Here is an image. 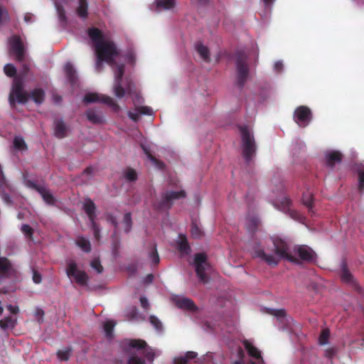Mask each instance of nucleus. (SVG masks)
Returning <instances> with one entry per match:
<instances>
[{
  "mask_svg": "<svg viewBox=\"0 0 364 364\" xmlns=\"http://www.w3.org/2000/svg\"><path fill=\"white\" fill-rule=\"evenodd\" d=\"M71 351V348H67L65 350H60L57 352V356L59 360L67 361L70 358Z\"/></svg>",
  "mask_w": 364,
  "mask_h": 364,
  "instance_id": "nucleus-40",
  "label": "nucleus"
},
{
  "mask_svg": "<svg viewBox=\"0 0 364 364\" xmlns=\"http://www.w3.org/2000/svg\"><path fill=\"white\" fill-rule=\"evenodd\" d=\"M124 89L125 90V93L127 92L129 95H132L134 92L136 91L135 88V85L132 80L127 81L125 88Z\"/></svg>",
  "mask_w": 364,
  "mask_h": 364,
  "instance_id": "nucleus-48",
  "label": "nucleus"
},
{
  "mask_svg": "<svg viewBox=\"0 0 364 364\" xmlns=\"http://www.w3.org/2000/svg\"><path fill=\"white\" fill-rule=\"evenodd\" d=\"M127 114H128V117L135 122H138L139 119V113L138 112H133L129 111Z\"/></svg>",
  "mask_w": 364,
  "mask_h": 364,
  "instance_id": "nucleus-58",
  "label": "nucleus"
},
{
  "mask_svg": "<svg viewBox=\"0 0 364 364\" xmlns=\"http://www.w3.org/2000/svg\"><path fill=\"white\" fill-rule=\"evenodd\" d=\"M142 354L149 362H153L155 358L154 350L147 345L146 347L143 349Z\"/></svg>",
  "mask_w": 364,
  "mask_h": 364,
  "instance_id": "nucleus-38",
  "label": "nucleus"
},
{
  "mask_svg": "<svg viewBox=\"0 0 364 364\" xmlns=\"http://www.w3.org/2000/svg\"><path fill=\"white\" fill-rule=\"evenodd\" d=\"M149 322L156 328V330L160 331L162 330L163 326L161 321L154 315L149 316Z\"/></svg>",
  "mask_w": 364,
  "mask_h": 364,
  "instance_id": "nucleus-44",
  "label": "nucleus"
},
{
  "mask_svg": "<svg viewBox=\"0 0 364 364\" xmlns=\"http://www.w3.org/2000/svg\"><path fill=\"white\" fill-rule=\"evenodd\" d=\"M83 101L87 104L100 102L110 106L115 112L120 110L119 105L112 97L107 95L88 93L85 95Z\"/></svg>",
  "mask_w": 364,
  "mask_h": 364,
  "instance_id": "nucleus-12",
  "label": "nucleus"
},
{
  "mask_svg": "<svg viewBox=\"0 0 364 364\" xmlns=\"http://www.w3.org/2000/svg\"><path fill=\"white\" fill-rule=\"evenodd\" d=\"M114 326H115V323L112 321H108L105 323L104 330L106 333L107 336H108V337L112 336Z\"/></svg>",
  "mask_w": 364,
  "mask_h": 364,
  "instance_id": "nucleus-46",
  "label": "nucleus"
},
{
  "mask_svg": "<svg viewBox=\"0 0 364 364\" xmlns=\"http://www.w3.org/2000/svg\"><path fill=\"white\" fill-rule=\"evenodd\" d=\"M77 15L82 19H85L88 16L87 0H78V6L76 8Z\"/></svg>",
  "mask_w": 364,
  "mask_h": 364,
  "instance_id": "nucleus-23",
  "label": "nucleus"
},
{
  "mask_svg": "<svg viewBox=\"0 0 364 364\" xmlns=\"http://www.w3.org/2000/svg\"><path fill=\"white\" fill-rule=\"evenodd\" d=\"M91 267L96 270L97 273H102L103 271V267L101 265L100 262L97 259H95L91 262Z\"/></svg>",
  "mask_w": 364,
  "mask_h": 364,
  "instance_id": "nucleus-52",
  "label": "nucleus"
},
{
  "mask_svg": "<svg viewBox=\"0 0 364 364\" xmlns=\"http://www.w3.org/2000/svg\"><path fill=\"white\" fill-rule=\"evenodd\" d=\"M342 158L343 156L340 151H331L326 154V164L330 167H333L335 164L341 162Z\"/></svg>",
  "mask_w": 364,
  "mask_h": 364,
  "instance_id": "nucleus-22",
  "label": "nucleus"
},
{
  "mask_svg": "<svg viewBox=\"0 0 364 364\" xmlns=\"http://www.w3.org/2000/svg\"><path fill=\"white\" fill-rule=\"evenodd\" d=\"M10 52L15 55L16 60L23 62L25 58V49L21 38L18 35L12 36L9 38Z\"/></svg>",
  "mask_w": 364,
  "mask_h": 364,
  "instance_id": "nucleus-14",
  "label": "nucleus"
},
{
  "mask_svg": "<svg viewBox=\"0 0 364 364\" xmlns=\"http://www.w3.org/2000/svg\"><path fill=\"white\" fill-rule=\"evenodd\" d=\"M125 59H126L127 63L134 65L135 64V61H136V55L133 51H129L125 55Z\"/></svg>",
  "mask_w": 364,
  "mask_h": 364,
  "instance_id": "nucleus-56",
  "label": "nucleus"
},
{
  "mask_svg": "<svg viewBox=\"0 0 364 364\" xmlns=\"http://www.w3.org/2000/svg\"><path fill=\"white\" fill-rule=\"evenodd\" d=\"M336 353V349L334 348H328L326 350V356L332 358Z\"/></svg>",
  "mask_w": 364,
  "mask_h": 364,
  "instance_id": "nucleus-61",
  "label": "nucleus"
},
{
  "mask_svg": "<svg viewBox=\"0 0 364 364\" xmlns=\"http://www.w3.org/2000/svg\"><path fill=\"white\" fill-rule=\"evenodd\" d=\"M196 49L200 57L206 62L210 61V53L208 47L205 46L201 43L196 45Z\"/></svg>",
  "mask_w": 364,
  "mask_h": 364,
  "instance_id": "nucleus-30",
  "label": "nucleus"
},
{
  "mask_svg": "<svg viewBox=\"0 0 364 364\" xmlns=\"http://www.w3.org/2000/svg\"><path fill=\"white\" fill-rule=\"evenodd\" d=\"M124 345L131 348L142 350L146 347V342L141 339H129L124 342Z\"/></svg>",
  "mask_w": 364,
  "mask_h": 364,
  "instance_id": "nucleus-27",
  "label": "nucleus"
},
{
  "mask_svg": "<svg viewBox=\"0 0 364 364\" xmlns=\"http://www.w3.org/2000/svg\"><path fill=\"white\" fill-rule=\"evenodd\" d=\"M127 364H146L144 359L136 356L132 355L129 357L127 361Z\"/></svg>",
  "mask_w": 364,
  "mask_h": 364,
  "instance_id": "nucleus-51",
  "label": "nucleus"
},
{
  "mask_svg": "<svg viewBox=\"0 0 364 364\" xmlns=\"http://www.w3.org/2000/svg\"><path fill=\"white\" fill-rule=\"evenodd\" d=\"M65 73L72 85H74L77 81L76 71L70 63H68L65 65Z\"/></svg>",
  "mask_w": 364,
  "mask_h": 364,
  "instance_id": "nucleus-28",
  "label": "nucleus"
},
{
  "mask_svg": "<svg viewBox=\"0 0 364 364\" xmlns=\"http://www.w3.org/2000/svg\"><path fill=\"white\" fill-rule=\"evenodd\" d=\"M29 70V65L27 63H23L20 73L16 77H22L23 80L28 75Z\"/></svg>",
  "mask_w": 364,
  "mask_h": 364,
  "instance_id": "nucleus-50",
  "label": "nucleus"
},
{
  "mask_svg": "<svg viewBox=\"0 0 364 364\" xmlns=\"http://www.w3.org/2000/svg\"><path fill=\"white\" fill-rule=\"evenodd\" d=\"M180 241L178 243V250L182 254L187 255L191 252V247L187 238L183 235H179Z\"/></svg>",
  "mask_w": 364,
  "mask_h": 364,
  "instance_id": "nucleus-26",
  "label": "nucleus"
},
{
  "mask_svg": "<svg viewBox=\"0 0 364 364\" xmlns=\"http://www.w3.org/2000/svg\"><path fill=\"white\" fill-rule=\"evenodd\" d=\"M274 254L267 253L260 247H255L253 252V257L259 258L269 266H277L281 259L289 262H296V259L292 257V247L289 243L279 237L272 238Z\"/></svg>",
  "mask_w": 364,
  "mask_h": 364,
  "instance_id": "nucleus-1",
  "label": "nucleus"
},
{
  "mask_svg": "<svg viewBox=\"0 0 364 364\" xmlns=\"http://www.w3.org/2000/svg\"><path fill=\"white\" fill-rule=\"evenodd\" d=\"M4 71L5 74L10 77H17L16 75V68L12 64H6L4 68Z\"/></svg>",
  "mask_w": 364,
  "mask_h": 364,
  "instance_id": "nucleus-42",
  "label": "nucleus"
},
{
  "mask_svg": "<svg viewBox=\"0 0 364 364\" xmlns=\"http://www.w3.org/2000/svg\"><path fill=\"white\" fill-rule=\"evenodd\" d=\"M96 206L92 200L88 199L84 204V210L87 215L90 221H92L95 220L96 214H95Z\"/></svg>",
  "mask_w": 364,
  "mask_h": 364,
  "instance_id": "nucleus-25",
  "label": "nucleus"
},
{
  "mask_svg": "<svg viewBox=\"0 0 364 364\" xmlns=\"http://www.w3.org/2000/svg\"><path fill=\"white\" fill-rule=\"evenodd\" d=\"M123 223L124 225V231L126 232H129L132 227V215L130 213H127L124 215L123 218Z\"/></svg>",
  "mask_w": 364,
  "mask_h": 364,
  "instance_id": "nucleus-39",
  "label": "nucleus"
},
{
  "mask_svg": "<svg viewBox=\"0 0 364 364\" xmlns=\"http://www.w3.org/2000/svg\"><path fill=\"white\" fill-rule=\"evenodd\" d=\"M358 189L360 192L364 191V171H358Z\"/></svg>",
  "mask_w": 364,
  "mask_h": 364,
  "instance_id": "nucleus-54",
  "label": "nucleus"
},
{
  "mask_svg": "<svg viewBox=\"0 0 364 364\" xmlns=\"http://www.w3.org/2000/svg\"><path fill=\"white\" fill-rule=\"evenodd\" d=\"M330 336V331L328 328L322 330L319 338L318 342L320 345H325L328 343Z\"/></svg>",
  "mask_w": 364,
  "mask_h": 364,
  "instance_id": "nucleus-43",
  "label": "nucleus"
},
{
  "mask_svg": "<svg viewBox=\"0 0 364 364\" xmlns=\"http://www.w3.org/2000/svg\"><path fill=\"white\" fill-rule=\"evenodd\" d=\"M312 119L311 109L304 105L299 106L294 112V120L300 127H306Z\"/></svg>",
  "mask_w": 364,
  "mask_h": 364,
  "instance_id": "nucleus-11",
  "label": "nucleus"
},
{
  "mask_svg": "<svg viewBox=\"0 0 364 364\" xmlns=\"http://www.w3.org/2000/svg\"><path fill=\"white\" fill-rule=\"evenodd\" d=\"M341 279H342L343 282H346V283L351 282V281L353 279V276L348 271L346 263H343L342 265Z\"/></svg>",
  "mask_w": 364,
  "mask_h": 364,
  "instance_id": "nucleus-36",
  "label": "nucleus"
},
{
  "mask_svg": "<svg viewBox=\"0 0 364 364\" xmlns=\"http://www.w3.org/2000/svg\"><path fill=\"white\" fill-rule=\"evenodd\" d=\"M292 257L296 259L291 263L301 264L303 262H312L316 257L315 252L309 246L304 245H297L292 247Z\"/></svg>",
  "mask_w": 364,
  "mask_h": 364,
  "instance_id": "nucleus-7",
  "label": "nucleus"
},
{
  "mask_svg": "<svg viewBox=\"0 0 364 364\" xmlns=\"http://www.w3.org/2000/svg\"><path fill=\"white\" fill-rule=\"evenodd\" d=\"M149 257L151 259L154 264H158L160 262L159 255L157 252L156 245H153L152 250L149 253Z\"/></svg>",
  "mask_w": 364,
  "mask_h": 364,
  "instance_id": "nucleus-41",
  "label": "nucleus"
},
{
  "mask_svg": "<svg viewBox=\"0 0 364 364\" xmlns=\"http://www.w3.org/2000/svg\"><path fill=\"white\" fill-rule=\"evenodd\" d=\"M302 203L304 205H306L309 210L311 211L313 208V196L309 192H306L303 193L302 196Z\"/></svg>",
  "mask_w": 364,
  "mask_h": 364,
  "instance_id": "nucleus-35",
  "label": "nucleus"
},
{
  "mask_svg": "<svg viewBox=\"0 0 364 364\" xmlns=\"http://www.w3.org/2000/svg\"><path fill=\"white\" fill-rule=\"evenodd\" d=\"M186 196L185 191H169L166 190L161 193V200L154 203V210L164 211L169 210L174 200L184 198Z\"/></svg>",
  "mask_w": 364,
  "mask_h": 364,
  "instance_id": "nucleus-4",
  "label": "nucleus"
},
{
  "mask_svg": "<svg viewBox=\"0 0 364 364\" xmlns=\"http://www.w3.org/2000/svg\"><path fill=\"white\" fill-rule=\"evenodd\" d=\"M141 147L144 150V152L151 162H153L158 168L161 169L164 168V164L154 156L146 146H141Z\"/></svg>",
  "mask_w": 364,
  "mask_h": 364,
  "instance_id": "nucleus-34",
  "label": "nucleus"
},
{
  "mask_svg": "<svg viewBox=\"0 0 364 364\" xmlns=\"http://www.w3.org/2000/svg\"><path fill=\"white\" fill-rule=\"evenodd\" d=\"M272 315L277 317L278 318H284L286 316V311L283 309H272L269 312Z\"/></svg>",
  "mask_w": 364,
  "mask_h": 364,
  "instance_id": "nucleus-53",
  "label": "nucleus"
},
{
  "mask_svg": "<svg viewBox=\"0 0 364 364\" xmlns=\"http://www.w3.org/2000/svg\"><path fill=\"white\" fill-rule=\"evenodd\" d=\"M123 176L128 182H135L138 178L136 171L131 167H127L123 171Z\"/></svg>",
  "mask_w": 364,
  "mask_h": 364,
  "instance_id": "nucleus-33",
  "label": "nucleus"
},
{
  "mask_svg": "<svg viewBox=\"0 0 364 364\" xmlns=\"http://www.w3.org/2000/svg\"><path fill=\"white\" fill-rule=\"evenodd\" d=\"M140 303L141 307L144 308L145 310H147L149 308V304L146 297H140Z\"/></svg>",
  "mask_w": 364,
  "mask_h": 364,
  "instance_id": "nucleus-59",
  "label": "nucleus"
},
{
  "mask_svg": "<svg viewBox=\"0 0 364 364\" xmlns=\"http://www.w3.org/2000/svg\"><path fill=\"white\" fill-rule=\"evenodd\" d=\"M97 56L110 66L115 65L114 58L119 55L116 45L112 41H105L95 48Z\"/></svg>",
  "mask_w": 364,
  "mask_h": 364,
  "instance_id": "nucleus-6",
  "label": "nucleus"
},
{
  "mask_svg": "<svg viewBox=\"0 0 364 364\" xmlns=\"http://www.w3.org/2000/svg\"><path fill=\"white\" fill-rule=\"evenodd\" d=\"M28 100L29 96L24 90V81L22 77H14L9 96L10 105L14 106L16 102L24 105Z\"/></svg>",
  "mask_w": 364,
  "mask_h": 364,
  "instance_id": "nucleus-3",
  "label": "nucleus"
},
{
  "mask_svg": "<svg viewBox=\"0 0 364 364\" xmlns=\"http://www.w3.org/2000/svg\"><path fill=\"white\" fill-rule=\"evenodd\" d=\"M16 325V319L11 316H6L4 319L0 320V327L3 330L7 328H14Z\"/></svg>",
  "mask_w": 364,
  "mask_h": 364,
  "instance_id": "nucleus-31",
  "label": "nucleus"
},
{
  "mask_svg": "<svg viewBox=\"0 0 364 364\" xmlns=\"http://www.w3.org/2000/svg\"><path fill=\"white\" fill-rule=\"evenodd\" d=\"M177 307L181 309L195 311L197 310V306L193 301L191 299L183 297L178 298L175 301Z\"/></svg>",
  "mask_w": 364,
  "mask_h": 364,
  "instance_id": "nucleus-18",
  "label": "nucleus"
},
{
  "mask_svg": "<svg viewBox=\"0 0 364 364\" xmlns=\"http://www.w3.org/2000/svg\"><path fill=\"white\" fill-rule=\"evenodd\" d=\"M197 353L194 352V351H188L186 355H185V357L186 358H187L188 361L190 360H192L193 358H196L197 357Z\"/></svg>",
  "mask_w": 364,
  "mask_h": 364,
  "instance_id": "nucleus-64",
  "label": "nucleus"
},
{
  "mask_svg": "<svg viewBox=\"0 0 364 364\" xmlns=\"http://www.w3.org/2000/svg\"><path fill=\"white\" fill-rule=\"evenodd\" d=\"M135 109L139 113V114L151 115L152 114V110L149 107L139 106L136 107Z\"/></svg>",
  "mask_w": 364,
  "mask_h": 364,
  "instance_id": "nucleus-49",
  "label": "nucleus"
},
{
  "mask_svg": "<svg viewBox=\"0 0 364 364\" xmlns=\"http://www.w3.org/2000/svg\"><path fill=\"white\" fill-rule=\"evenodd\" d=\"M28 96L36 105H41L45 100L46 93L42 88H34Z\"/></svg>",
  "mask_w": 364,
  "mask_h": 364,
  "instance_id": "nucleus-20",
  "label": "nucleus"
},
{
  "mask_svg": "<svg viewBox=\"0 0 364 364\" xmlns=\"http://www.w3.org/2000/svg\"><path fill=\"white\" fill-rule=\"evenodd\" d=\"M54 135L58 139H63L67 136L68 127L62 119L54 120Z\"/></svg>",
  "mask_w": 364,
  "mask_h": 364,
  "instance_id": "nucleus-17",
  "label": "nucleus"
},
{
  "mask_svg": "<svg viewBox=\"0 0 364 364\" xmlns=\"http://www.w3.org/2000/svg\"><path fill=\"white\" fill-rule=\"evenodd\" d=\"M9 21L10 16L7 9L3 6L0 5V25H1L4 21Z\"/></svg>",
  "mask_w": 364,
  "mask_h": 364,
  "instance_id": "nucleus-45",
  "label": "nucleus"
},
{
  "mask_svg": "<svg viewBox=\"0 0 364 364\" xmlns=\"http://www.w3.org/2000/svg\"><path fill=\"white\" fill-rule=\"evenodd\" d=\"M133 97V102L134 104H141L143 102L142 97L136 91L132 95Z\"/></svg>",
  "mask_w": 364,
  "mask_h": 364,
  "instance_id": "nucleus-57",
  "label": "nucleus"
},
{
  "mask_svg": "<svg viewBox=\"0 0 364 364\" xmlns=\"http://www.w3.org/2000/svg\"><path fill=\"white\" fill-rule=\"evenodd\" d=\"M247 56L243 51L236 53V85L242 89L249 76V66L247 63Z\"/></svg>",
  "mask_w": 364,
  "mask_h": 364,
  "instance_id": "nucleus-5",
  "label": "nucleus"
},
{
  "mask_svg": "<svg viewBox=\"0 0 364 364\" xmlns=\"http://www.w3.org/2000/svg\"><path fill=\"white\" fill-rule=\"evenodd\" d=\"M88 35L95 44V48L101 43L105 42L102 31L97 28H91L88 30Z\"/></svg>",
  "mask_w": 364,
  "mask_h": 364,
  "instance_id": "nucleus-21",
  "label": "nucleus"
},
{
  "mask_svg": "<svg viewBox=\"0 0 364 364\" xmlns=\"http://www.w3.org/2000/svg\"><path fill=\"white\" fill-rule=\"evenodd\" d=\"M239 130L242 139V156L245 163L249 165L256 155V142L253 132L248 126H240Z\"/></svg>",
  "mask_w": 364,
  "mask_h": 364,
  "instance_id": "nucleus-2",
  "label": "nucleus"
},
{
  "mask_svg": "<svg viewBox=\"0 0 364 364\" xmlns=\"http://www.w3.org/2000/svg\"><path fill=\"white\" fill-rule=\"evenodd\" d=\"M76 245L85 252L91 251V245L90 241L82 236H80L75 241Z\"/></svg>",
  "mask_w": 364,
  "mask_h": 364,
  "instance_id": "nucleus-29",
  "label": "nucleus"
},
{
  "mask_svg": "<svg viewBox=\"0 0 364 364\" xmlns=\"http://www.w3.org/2000/svg\"><path fill=\"white\" fill-rule=\"evenodd\" d=\"M26 186L31 189L37 191L42 197L44 202L49 205H54L56 203V199L50 191L45 186H39L36 182L31 180H26Z\"/></svg>",
  "mask_w": 364,
  "mask_h": 364,
  "instance_id": "nucleus-13",
  "label": "nucleus"
},
{
  "mask_svg": "<svg viewBox=\"0 0 364 364\" xmlns=\"http://www.w3.org/2000/svg\"><path fill=\"white\" fill-rule=\"evenodd\" d=\"M14 273V269L10 260L0 257V281L9 279Z\"/></svg>",
  "mask_w": 364,
  "mask_h": 364,
  "instance_id": "nucleus-15",
  "label": "nucleus"
},
{
  "mask_svg": "<svg viewBox=\"0 0 364 364\" xmlns=\"http://www.w3.org/2000/svg\"><path fill=\"white\" fill-rule=\"evenodd\" d=\"M14 146L16 149L23 151L27 149V146L24 139L21 136H15L14 139Z\"/></svg>",
  "mask_w": 364,
  "mask_h": 364,
  "instance_id": "nucleus-37",
  "label": "nucleus"
},
{
  "mask_svg": "<svg viewBox=\"0 0 364 364\" xmlns=\"http://www.w3.org/2000/svg\"><path fill=\"white\" fill-rule=\"evenodd\" d=\"M24 21L27 23H33L34 21L33 14L31 13H26L24 15Z\"/></svg>",
  "mask_w": 364,
  "mask_h": 364,
  "instance_id": "nucleus-60",
  "label": "nucleus"
},
{
  "mask_svg": "<svg viewBox=\"0 0 364 364\" xmlns=\"http://www.w3.org/2000/svg\"><path fill=\"white\" fill-rule=\"evenodd\" d=\"M156 6L158 9L169 10L175 7V0H156Z\"/></svg>",
  "mask_w": 364,
  "mask_h": 364,
  "instance_id": "nucleus-32",
  "label": "nucleus"
},
{
  "mask_svg": "<svg viewBox=\"0 0 364 364\" xmlns=\"http://www.w3.org/2000/svg\"><path fill=\"white\" fill-rule=\"evenodd\" d=\"M291 202L289 198L284 196L281 198L277 199L274 202V205L284 212H289L291 217L296 219L300 217V214L296 210H291Z\"/></svg>",
  "mask_w": 364,
  "mask_h": 364,
  "instance_id": "nucleus-16",
  "label": "nucleus"
},
{
  "mask_svg": "<svg viewBox=\"0 0 364 364\" xmlns=\"http://www.w3.org/2000/svg\"><path fill=\"white\" fill-rule=\"evenodd\" d=\"M66 274L69 278H73L75 282L81 286H85L88 282V276L85 271L77 268V263L74 260L67 262Z\"/></svg>",
  "mask_w": 364,
  "mask_h": 364,
  "instance_id": "nucleus-8",
  "label": "nucleus"
},
{
  "mask_svg": "<svg viewBox=\"0 0 364 364\" xmlns=\"http://www.w3.org/2000/svg\"><path fill=\"white\" fill-rule=\"evenodd\" d=\"M191 235L193 237L199 238L203 235V232L196 223L191 224Z\"/></svg>",
  "mask_w": 364,
  "mask_h": 364,
  "instance_id": "nucleus-47",
  "label": "nucleus"
},
{
  "mask_svg": "<svg viewBox=\"0 0 364 364\" xmlns=\"http://www.w3.org/2000/svg\"><path fill=\"white\" fill-rule=\"evenodd\" d=\"M194 264L196 268V275L200 282L206 284L208 282V277L205 271L208 267L207 257L204 253H197L194 257Z\"/></svg>",
  "mask_w": 364,
  "mask_h": 364,
  "instance_id": "nucleus-10",
  "label": "nucleus"
},
{
  "mask_svg": "<svg viewBox=\"0 0 364 364\" xmlns=\"http://www.w3.org/2000/svg\"><path fill=\"white\" fill-rule=\"evenodd\" d=\"M188 360L185 356L179 357L174 359L175 364H188Z\"/></svg>",
  "mask_w": 364,
  "mask_h": 364,
  "instance_id": "nucleus-62",
  "label": "nucleus"
},
{
  "mask_svg": "<svg viewBox=\"0 0 364 364\" xmlns=\"http://www.w3.org/2000/svg\"><path fill=\"white\" fill-rule=\"evenodd\" d=\"M21 231L28 237H32L33 230L31 227L27 224H24L21 226Z\"/></svg>",
  "mask_w": 364,
  "mask_h": 364,
  "instance_id": "nucleus-55",
  "label": "nucleus"
},
{
  "mask_svg": "<svg viewBox=\"0 0 364 364\" xmlns=\"http://www.w3.org/2000/svg\"><path fill=\"white\" fill-rule=\"evenodd\" d=\"M243 345L250 356L253 357L256 359H259L262 360V362H263V359L261 356V353L257 347L254 346L248 341H245L243 342Z\"/></svg>",
  "mask_w": 364,
  "mask_h": 364,
  "instance_id": "nucleus-24",
  "label": "nucleus"
},
{
  "mask_svg": "<svg viewBox=\"0 0 364 364\" xmlns=\"http://www.w3.org/2000/svg\"><path fill=\"white\" fill-rule=\"evenodd\" d=\"M112 67L114 73V93L118 98H122L125 95V90L122 86V80L124 73L125 66L124 64H117L115 62V65Z\"/></svg>",
  "mask_w": 364,
  "mask_h": 364,
  "instance_id": "nucleus-9",
  "label": "nucleus"
},
{
  "mask_svg": "<svg viewBox=\"0 0 364 364\" xmlns=\"http://www.w3.org/2000/svg\"><path fill=\"white\" fill-rule=\"evenodd\" d=\"M85 114L87 119L92 124H100L104 122V118L101 112L98 110L89 109Z\"/></svg>",
  "mask_w": 364,
  "mask_h": 364,
  "instance_id": "nucleus-19",
  "label": "nucleus"
},
{
  "mask_svg": "<svg viewBox=\"0 0 364 364\" xmlns=\"http://www.w3.org/2000/svg\"><path fill=\"white\" fill-rule=\"evenodd\" d=\"M6 308L13 314H17L19 311V309L17 306H12L11 304H9Z\"/></svg>",
  "mask_w": 364,
  "mask_h": 364,
  "instance_id": "nucleus-63",
  "label": "nucleus"
}]
</instances>
